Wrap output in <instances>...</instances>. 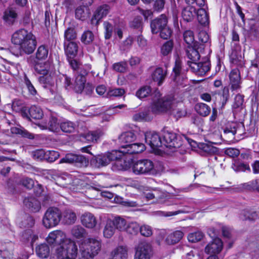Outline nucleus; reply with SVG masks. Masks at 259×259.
Listing matches in <instances>:
<instances>
[{
    "label": "nucleus",
    "instance_id": "35",
    "mask_svg": "<svg viewBox=\"0 0 259 259\" xmlns=\"http://www.w3.org/2000/svg\"><path fill=\"white\" fill-rule=\"evenodd\" d=\"M63 220L66 224H73L76 220V214L72 210H66L63 213Z\"/></svg>",
    "mask_w": 259,
    "mask_h": 259
},
{
    "label": "nucleus",
    "instance_id": "46",
    "mask_svg": "<svg viewBox=\"0 0 259 259\" xmlns=\"http://www.w3.org/2000/svg\"><path fill=\"white\" fill-rule=\"evenodd\" d=\"M151 93V89L149 86H143L139 89L136 92V95L139 99L147 97Z\"/></svg>",
    "mask_w": 259,
    "mask_h": 259
},
{
    "label": "nucleus",
    "instance_id": "40",
    "mask_svg": "<svg viewBox=\"0 0 259 259\" xmlns=\"http://www.w3.org/2000/svg\"><path fill=\"white\" fill-rule=\"evenodd\" d=\"M94 38L95 36L92 31L87 30L82 34L80 40L84 45H90L93 42Z\"/></svg>",
    "mask_w": 259,
    "mask_h": 259
},
{
    "label": "nucleus",
    "instance_id": "55",
    "mask_svg": "<svg viewBox=\"0 0 259 259\" xmlns=\"http://www.w3.org/2000/svg\"><path fill=\"white\" fill-rule=\"evenodd\" d=\"M65 41L67 42L71 41L76 38L75 31L72 28H68L64 33Z\"/></svg>",
    "mask_w": 259,
    "mask_h": 259
},
{
    "label": "nucleus",
    "instance_id": "2",
    "mask_svg": "<svg viewBox=\"0 0 259 259\" xmlns=\"http://www.w3.org/2000/svg\"><path fill=\"white\" fill-rule=\"evenodd\" d=\"M204 49L203 44H194L193 47H189L187 50V56L190 59L188 61V65L192 71L198 75L203 76L210 70L209 63L207 62H197L200 59V55Z\"/></svg>",
    "mask_w": 259,
    "mask_h": 259
},
{
    "label": "nucleus",
    "instance_id": "21",
    "mask_svg": "<svg viewBox=\"0 0 259 259\" xmlns=\"http://www.w3.org/2000/svg\"><path fill=\"white\" fill-rule=\"evenodd\" d=\"M184 232L181 230H175L168 234L165 240L166 244L172 245L178 243L183 237Z\"/></svg>",
    "mask_w": 259,
    "mask_h": 259
},
{
    "label": "nucleus",
    "instance_id": "9",
    "mask_svg": "<svg viewBox=\"0 0 259 259\" xmlns=\"http://www.w3.org/2000/svg\"><path fill=\"white\" fill-rule=\"evenodd\" d=\"M152 255V248L147 242L140 243L136 248L134 259H150Z\"/></svg>",
    "mask_w": 259,
    "mask_h": 259
},
{
    "label": "nucleus",
    "instance_id": "42",
    "mask_svg": "<svg viewBox=\"0 0 259 259\" xmlns=\"http://www.w3.org/2000/svg\"><path fill=\"white\" fill-rule=\"evenodd\" d=\"M140 230V225L136 222H132L128 223L126 230V231L128 234L133 235H137Z\"/></svg>",
    "mask_w": 259,
    "mask_h": 259
},
{
    "label": "nucleus",
    "instance_id": "7",
    "mask_svg": "<svg viewBox=\"0 0 259 259\" xmlns=\"http://www.w3.org/2000/svg\"><path fill=\"white\" fill-rule=\"evenodd\" d=\"M61 213L56 207H50L46 211L42 219V223L46 228L56 226L60 221Z\"/></svg>",
    "mask_w": 259,
    "mask_h": 259
},
{
    "label": "nucleus",
    "instance_id": "34",
    "mask_svg": "<svg viewBox=\"0 0 259 259\" xmlns=\"http://www.w3.org/2000/svg\"><path fill=\"white\" fill-rule=\"evenodd\" d=\"M115 228L112 220H108L103 230L104 236L107 238H111L115 233Z\"/></svg>",
    "mask_w": 259,
    "mask_h": 259
},
{
    "label": "nucleus",
    "instance_id": "16",
    "mask_svg": "<svg viewBox=\"0 0 259 259\" xmlns=\"http://www.w3.org/2000/svg\"><path fill=\"white\" fill-rule=\"evenodd\" d=\"M167 23V19L165 15H161L157 19L152 21L151 23V28L152 33L159 32Z\"/></svg>",
    "mask_w": 259,
    "mask_h": 259
},
{
    "label": "nucleus",
    "instance_id": "19",
    "mask_svg": "<svg viewBox=\"0 0 259 259\" xmlns=\"http://www.w3.org/2000/svg\"><path fill=\"white\" fill-rule=\"evenodd\" d=\"M65 53L67 58H74L77 55L78 51V46L76 43L73 41L67 42L64 43Z\"/></svg>",
    "mask_w": 259,
    "mask_h": 259
},
{
    "label": "nucleus",
    "instance_id": "20",
    "mask_svg": "<svg viewBox=\"0 0 259 259\" xmlns=\"http://www.w3.org/2000/svg\"><path fill=\"white\" fill-rule=\"evenodd\" d=\"M82 224L87 228H93L97 224V220L94 215L90 212H87L81 216Z\"/></svg>",
    "mask_w": 259,
    "mask_h": 259
},
{
    "label": "nucleus",
    "instance_id": "8",
    "mask_svg": "<svg viewBox=\"0 0 259 259\" xmlns=\"http://www.w3.org/2000/svg\"><path fill=\"white\" fill-rule=\"evenodd\" d=\"M182 140L180 136L176 134L165 131L162 135V147L163 146L167 148H177L182 145Z\"/></svg>",
    "mask_w": 259,
    "mask_h": 259
},
{
    "label": "nucleus",
    "instance_id": "23",
    "mask_svg": "<svg viewBox=\"0 0 259 259\" xmlns=\"http://www.w3.org/2000/svg\"><path fill=\"white\" fill-rule=\"evenodd\" d=\"M166 75V71L161 67L155 69L152 74V78L156 82L158 85H161L163 82Z\"/></svg>",
    "mask_w": 259,
    "mask_h": 259
},
{
    "label": "nucleus",
    "instance_id": "12",
    "mask_svg": "<svg viewBox=\"0 0 259 259\" xmlns=\"http://www.w3.org/2000/svg\"><path fill=\"white\" fill-rule=\"evenodd\" d=\"M110 9V7L107 5H103L97 8L91 19L92 24L97 25L100 20L108 15Z\"/></svg>",
    "mask_w": 259,
    "mask_h": 259
},
{
    "label": "nucleus",
    "instance_id": "26",
    "mask_svg": "<svg viewBox=\"0 0 259 259\" xmlns=\"http://www.w3.org/2000/svg\"><path fill=\"white\" fill-rule=\"evenodd\" d=\"M17 17L16 11L13 8H8L4 12L3 19L8 25H12Z\"/></svg>",
    "mask_w": 259,
    "mask_h": 259
},
{
    "label": "nucleus",
    "instance_id": "33",
    "mask_svg": "<svg viewBox=\"0 0 259 259\" xmlns=\"http://www.w3.org/2000/svg\"><path fill=\"white\" fill-rule=\"evenodd\" d=\"M50 252V248L46 244H41L36 247V254L40 258L48 257Z\"/></svg>",
    "mask_w": 259,
    "mask_h": 259
},
{
    "label": "nucleus",
    "instance_id": "17",
    "mask_svg": "<svg viewBox=\"0 0 259 259\" xmlns=\"http://www.w3.org/2000/svg\"><path fill=\"white\" fill-rule=\"evenodd\" d=\"M107 153L110 162L116 160V162L115 163V165H118V164H120V166L117 168V169L119 170H124V169H120L121 166L125 165L124 162L126 161L125 160L122 161L121 160H120L121 159L122 156L125 154L124 149L121 148V149L119 150H113L111 152H108Z\"/></svg>",
    "mask_w": 259,
    "mask_h": 259
},
{
    "label": "nucleus",
    "instance_id": "56",
    "mask_svg": "<svg viewBox=\"0 0 259 259\" xmlns=\"http://www.w3.org/2000/svg\"><path fill=\"white\" fill-rule=\"evenodd\" d=\"M125 93V90L121 88H116L111 89L107 92V96L111 97H121Z\"/></svg>",
    "mask_w": 259,
    "mask_h": 259
},
{
    "label": "nucleus",
    "instance_id": "28",
    "mask_svg": "<svg viewBox=\"0 0 259 259\" xmlns=\"http://www.w3.org/2000/svg\"><path fill=\"white\" fill-rule=\"evenodd\" d=\"M85 82V76L82 74H78L76 76L73 83L75 91L78 93H81L84 88Z\"/></svg>",
    "mask_w": 259,
    "mask_h": 259
},
{
    "label": "nucleus",
    "instance_id": "38",
    "mask_svg": "<svg viewBox=\"0 0 259 259\" xmlns=\"http://www.w3.org/2000/svg\"><path fill=\"white\" fill-rule=\"evenodd\" d=\"M210 108L206 104L199 103L196 105L195 110L200 115L205 117L210 112Z\"/></svg>",
    "mask_w": 259,
    "mask_h": 259
},
{
    "label": "nucleus",
    "instance_id": "64",
    "mask_svg": "<svg viewBox=\"0 0 259 259\" xmlns=\"http://www.w3.org/2000/svg\"><path fill=\"white\" fill-rule=\"evenodd\" d=\"M76 160V154L69 153L60 160V163H74Z\"/></svg>",
    "mask_w": 259,
    "mask_h": 259
},
{
    "label": "nucleus",
    "instance_id": "48",
    "mask_svg": "<svg viewBox=\"0 0 259 259\" xmlns=\"http://www.w3.org/2000/svg\"><path fill=\"white\" fill-rule=\"evenodd\" d=\"M133 119L136 121H147L150 119L149 112L147 111H142L134 115Z\"/></svg>",
    "mask_w": 259,
    "mask_h": 259
},
{
    "label": "nucleus",
    "instance_id": "36",
    "mask_svg": "<svg viewBox=\"0 0 259 259\" xmlns=\"http://www.w3.org/2000/svg\"><path fill=\"white\" fill-rule=\"evenodd\" d=\"M112 221L115 229L120 231H125L128 223L124 219L117 217H115Z\"/></svg>",
    "mask_w": 259,
    "mask_h": 259
},
{
    "label": "nucleus",
    "instance_id": "30",
    "mask_svg": "<svg viewBox=\"0 0 259 259\" xmlns=\"http://www.w3.org/2000/svg\"><path fill=\"white\" fill-rule=\"evenodd\" d=\"M103 26L105 30V37L109 39L112 35L113 30L117 26L112 19L104 22Z\"/></svg>",
    "mask_w": 259,
    "mask_h": 259
},
{
    "label": "nucleus",
    "instance_id": "63",
    "mask_svg": "<svg viewBox=\"0 0 259 259\" xmlns=\"http://www.w3.org/2000/svg\"><path fill=\"white\" fill-rule=\"evenodd\" d=\"M184 39L188 45H192L194 40L193 33L191 30H187L184 33Z\"/></svg>",
    "mask_w": 259,
    "mask_h": 259
},
{
    "label": "nucleus",
    "instance_id": "49",
    "mask_svg": "<svg viewBox=\"0 0 259 259\" xmlns=\"http://www.w3.org/2000/svg\"><path fill=\"white\" fill-rule=\"evenodd\" d=\"M257 215L255 212H250L248 210H243L240 215V218L242 220H254L257 218Z\"/></svg>",
    "mask_w": 259,
    "mask_h": 259
},
{
    "label": "nucleus",
    "instance_id": "53",
    "mask_svg": "<svg viewBox=\"0 0 259 259\" xmlns=\"http://www.w3.org/2000/svg\"><path fill=\"white\" fill-rule=\"evenodd\" d=\"M203 237V234L201 231L190 233L188 236V239L189 242H196L200 241Z\"/></svg>",
    "mask_w": 259,
    "mask_h": 259
},
{
    "label": "nucleus",
    "instance_id": "60",
    "mask_svg": "<svg viewBox=\"0 0 259 259\" xmlns=\"http://www.w3.org/2000/svg\"><path fill=\"white\" fill-rule=\"evenodd\" d=\"M78 166H87L89 163V161L84 156L81 155H76V160L74 163Z\"/></svg>",
    "mask_w": 259,
    "mask_h": 259
},
{
    "label": "nucleus",
    "instance_id": "6",
    "mask_svg": "<svg viewBox=\"0 0 259 259\" xmlns=\"http://www.w3.org/2000/svg\"><path fill=\"white\" fill-rule=\"evenodd\" d=\"M51 64L49 62H37L34 65V70L38 74L41 75L38 78V80L44 88H48L53 83L52 78L48 75L50 69Z\"/></svg>",
    "mask_w": 259,
    "mask_h": 259
},
{
    "label": "nucleus",
    "instance_id": "62",
    "mask_svg": "<svg viewBox=\"0 0 259 259\" xmlns=\"http://www.w3.org/2000/svg\"><path fill=\"white\" fill-rule=\"evenodd\" d=\"M160 37L163 39H168L171 35V29L166 24L160 31Z\"/></svg>",
    "mask_w": 259,
    "mask_h": 259
},
{
    "label": "nucleus",
    "instance_id": "39",
    "mask_svg": "<svg viewBox=\"0 0 259 259\" xmlns=\"http://www.w3.org/2000/svg\"><path fill=\"white\" fill-rule=\"evenodd\" d=\"M29 112L30 116L35 119H40L44 115L41 109L36 106H32L29 109Z\"/></svg>",
    "mask_w": 259,
    "mask_h": 259
},
{
    "label": "nucleus",
    "instance_id": "13",
    "mask_svg": "<svg viewBox=\"0 0 259 259\" xmlns=\"http://www.w3.org/2000/svg\"><path fill=\"white\" fill-rule=\"evenodd\" d=\"M67 238L66 235L62 231L56 230L49 233L47 238V241L49 244L56 243L57 245L55 248L58 246L62 244Z\"/></svg>",
    "mask_w": 259,
    "mask_h": 259
},
{
    "label": "nucleus",
    "instance_id": "5",
    "mask_svg": "<svg viewBox=\"0 0 259 259\" xmlns=\"http://www.w3.org/2000/svg\"><path fill=\"white\" fill-rule=\"evenodd\" d=\"M153 102L151 104V110L153 113H158L170 109L174 100L171 97H166L160 98V92L156 90L152 94Z\"/></svg>",
    "mask_w": 259,
    "mask_h": 259
},
{
    "label": "nucleus",
    "instance_id": "37",
    "mask_svg": "<svg viewBox=\"0 0 259 259\" xmlns=\"http://www.w3.org/2000/svg\"><path fill=\"white\" fill-rule=\"evenodd\" d=\"M75 17L81 21L86 20L89 16V10L85 7L80 6L75 10Z\"/></svg>",
    "mask_w": 259,
    "mask_h": 259
},
{
    "label": "nucleus",
    "instance_id": "25",
    "mask_svg": "<svg viewBox=\"0 0 259 259\" xmlns=\"http://www.w3.org/2000/svg\"><path fill=\"white\" fill-rule=\"evenodd\" d=\"M230 61L232 64L238 67L242 68L244 66V60L243 57L242 56L241 52L233 51L230 56Z\"/></svg>",
    "mask_w": 259,
    "mask_h": 259
},
{
    "label": "nucleus",
    "instance_id": "18",
    "mask_svg": "<svg viewBox=\"0 0 259 259\" xmlns=\"http://www.w3.org/2000/svg\"><path fill=\"white\" fill-rule=\"evenodd\" d=\"M122 149H124L125 154H133L141 153L145 149V146L143 143L123 145Z\"/></svg>",
    "mask_w": 259,
    "mask_h": 259
},
{
    "label": "nucleus",
    "instance_id": "52",
    "mask_svg": "<svg viewBox=\"0 0 259 259\" xmlns=\"http://www.w3.org/2000/svg\"><path fill=\"white\" fill-rule=\"evenodd\" d=\"M85 233V230L80 226H75L71 230L72 235L77 238L83 237Z\"/></svg>",
    "mask_w": 259,
    "mask_h": 259
},
{
    "label": "nucleus",
    "instance_id": "1",
    "mask_svg": "<svg viewBox=\"0 0 259 259\" xmlns=\"http://www.w3.org/2000/svg\"><path fill=\"white\" fill-rule=\"evenodd\" d=\"M80 256L78 259H94L100 252L102 242L96 238L84 239L78 244ZM78 253L76 243L67 238L63 243L58 245L53 253L56 257L75 259Z\"/></svg>",
    "mask_w": 259,
    "mask_h": 259
},
{
    "label": "nucleus",
    "instance_id": "24",
    "mask_svg": "<svg viewBox=\"0 0 259 259\" xmlns=\"http://www.w3.org/2000/svg\"><path fill=\"white\" fill-rule=\"evenodd\" d=\"M136 139L135 134L131 131L126 132L122 133L118 138L121 148L123 145L131 144V143Z\"/></svg>",
    "mask_w": 259,
    "mask_h": 259
},
{
    "label": "nucleus",
    "instance_id": "3",
    "mask_svg": "<svg viewBox=\"0 0 259 259\" xmlns=\"http://www.w3.org/2000/svg\"><path fill=\"white\" fill-rule=\"evenodd\" d=\"M12 42L19 46L20 54H31L36 46L35 37L25 29H20L14 32L12 37Z\"/></svg>",
    "mask_w": 259,
    "mask_h": 259
},
{
    "label": "nucleus",
    "instance_id": "44",
    "mask_svg": "<svg viewBox=\"0 0 259 259\" xmlns=\"http://www.w3.org/2000/svg\"><path fill=\"white\" fill-rule=\"evenodd\" d=\"M60 128L65 133H72L75 130V124L71 121H67L60 123Z\"/></svg>",
    "mask_w": 259,
    "mask_h": 259
},
{
    "label": "nucleus",
    "instance_id": "54",
    "mask_svg": "<svg viewBox=\"0 0 259 259\" xmlns=\"http://www.w3.org/2000/svg\"><path fill=\"white\" fill-rule=\"evenodd\" d=\"M139 231L141 235L144 237H150L153 233L152 227L146 224L140 226Z\"/></svg>",
    "mask_w": 259,
    "mask_h": 259
},
{
    "label": "nucleus",
    "instance_id": "51",
    "mask_svg": "<svg viewBox=\"0 0 259 259\" xmlns=\"http://www.w3.org/2000/svg\"><path fill=\"white\" fill-rule=\"evenodd\" d=\"M48 56V50L45 46H40L37 49L36 57L39 60L45 59Z\"/></svg>",
    "mask_w": 259,
    "mask_h": 259
},
{
    "label": "nucleus",
    "instance_id": "27",
    "mask_svg": "<svg viewBox=\"0 0 259 259\" xmlns=\"http://www.w3.org/2000/svg\"><path fill=\"white\" fill-rule=\"evenodd\" d=\"M24 203L27 208L34 212H38L41 208L40 202L34 198L25 199Z\"/></svg>",
    "mask_w": 259,
    "mask_h": 259
},
{
    "label": "nucleus",
    "instance_id": "31",
    "mask_svg": "<svg viewBox=\"0 0 259 259\" xmlns=\"http://www.w3.org/2000/svg\"><path fill=\"white\" fill-rule=\"evenodd\" d=\"M104 133L101 130L89 132L84 135L87 141L91 142H97L103 135Z\"/></svg>",
    "mask_w": 259,
    "mask_h": 259
},
{
    "label": "nucleus",
    "instance_id": "29",
    "mask_svg": "<svg viewBox=\"0 0 259 259\" xmlns=\"http://www.w3.org/2000/svg\"><path fill=\"white\" fill-rule=\"evenodd\" d=\"M195 14V8L193 7L188 6L183 10L182 17L184 21L190 22L194 19Z\"/></svg>",
    "mask_w": 259,
    "mask_h": 259
},
{
    "label": "nucleus",
    "instance_id": "4",
    "mask_svg": "<svg viewBox=\"0 0 259 259\" xmlns=\"http://www.w3.org/2000/svg\"><path fill=\"white\" fill-rule=\"evenodd\" d=\"M120 169L130 170L136 175H150L155 172L153 162L147 159L124 162Z\"/></svg>",
    "mask_w": 259,
    "mask_h": 259
},
{
    "label": "nucleus",
    "instance_id": "50",
    "mask_svg": "<svg viewBox=\"0 0 259 259\" xmlns=\"http://www.w3.org/2000/svg\"><path fill=\"white\" fill-rule=\"evenodd\" d=\"M113 69L117 72L124 73L127 70V64L125 61H121L114 63L112 65Z\"/></svg>",
    "mask_w": 259,
    "mask_h": 259
},
{
    "label": "nucleus",
    "instance_id": "59",
    "mask_svg": "<svg viewBox=\"0 0 259 259\" xmlns=\"http://www.w3.org/2000/svg\"><path fill=\"white\" fill-rule=\"evenodd\" d=\"M49 176H48L49 179H52L55 181H59L60 179H66L65 177H66L67 178L69 179L70 177L67 174H63V176H60L58 175V173L55 170H50L49 172Z\"/></svg>",
    "mask_w": 259,
    "mask_h": 259
},
{
    "label": "nucleus",
    "instance_id": "11",
    "mask_svg": "<svg viewBox=\"0 0 259 259\" xmlns=\"http://www.w3.org/2000/svg\"><path fill=\"white\" fill-rule=\"evenodd\" d=\"M182 64L180 60L177 58L175 61V66L173 68L172 76L174 80L178 85L184 86L186 78L184 74L181 73Z\"/></svg>",
    "mask_w": 259,
    "mask_h": 259
},
{
    "label": "nucleus",
    "instance_id": "61",
    "mask_svg": "<svg viewBox=\"0 0 259 259\" xmlns=\"http://www.w3.org/2000/svg\"><path fill=\"white\" fill-rule=\"evenodd\" d=\"M183 259H200L199 251L194 249L187 252L185 256L183 257Z\"/></svg>",
    "mask_w": 259,
    "mask_h": 259
},
{
    "label": "nucleus",
    "instance_id": "10",
    "mask_svg": "<svg viewBox=\"0 0 259 259\" xmlns=\"http://www.w3.org/2000/svg\"><path fill=\"white\" fill-rule=\"evenodd\" d=\"M145 142L153 150L162 147V140L159 135L152 131L145 134Z\"/></svg>",
    "mask_w": 259,
    "mask_h": 259
},
{
    "label": "nucleus",
    "instance_id": "47",
    "mask_svg": "<svg viewBox=\"0 0 259 259\" xmlns=\"http://www.w3.org/2000/svg\"><path fill=\"white\" fill-rule=\"evenodd\" d=\"M173 42L171 40L166 41L161 47V53L163 56L168 55L173 49Z\"/></svg>",
    "mask_w": 259,
    "mask_h": 259
},
{
    "label": "nucleus",
    "instance_id": "15",
    "mask_svg": "<svg viewBox=\"0 0 259 259\" xmlns=\"http://www.w3.org/2000/svg\"><path fill=\"white\" fill-rule=\"evenodd\" d=\"M223 247V244L221 239L215 238L205 247V251L208 254H218L222 251Z\"/></svg>",
    "mask_w": 259,
    "mask_h": 259
},
{
    "label": "nucleus",
    "instance_id": "58",
    "mask_svg": "<svg viewBox=\"0 0 259 259\" xmlns=\"http://www.w3.org/2000/svg\"><path fill=\"white\" fill-rule=\"evenodd\" d=\"M11 131L12 133L21 134L23 137L28 138L30 139L34 138L33 135L26 130H22L17 127H13L11 128Z\"/></svg>",
    "mask_w": 259,
    "mask_h": 259
},
{
    "label": "nucleus",
    "instance_id": "22",
    "mask_svg": "<svg viewBox=\"0 0 259 259\" xmlns=\"http://www.w3.org/2000/svg\"><path fill=\"white\" fill-rule=\"evenodd\" d=\"M127 249L125 246H118L111 252V258L109 259H127Z\"/></svg>",
    "mask_w": 259,
    "mask_h": 259
},
{
    "label": "nucleus",
    "instance_id": "14",
    "mask_svg": "<svg viewBox=\"0 0 259 259\" xmlns=\"http://www.w3.org/2000/svg\"><path fill=\"white\" fill-rule=\"evenodd\" d=\"M230 84L232 91H237L240 89V73L238 68L232 70L229 75Z\"/></svg>",
    "mask_w": 259,
    "mask_h": 259
},
{
    "label": "nucleus",
    "instance_id": "43",
    "mask_svg": "<svg viewBox=\"0 0 259 259\" xmlns=\"http://www.w3.org/2000/svg\"><path fill=\"white\" fill-rule=\"evenodd\" d=\"M199 148L207 154H212L218 152V149L208 143H202L199 145Z\"/></svg>",
    "mask_w": 259,
    "mask_h": 259
},
{
    "label": "nucleus",
    "instance_id": "57",
    "mask_svg": "<svg viewBox=\"0 0 259 259\" xmlns=\"http://www.w3.org/2000/svg\"><path fill=\"white\" fill-rule=\"evenodd\" d=\"M60 155L58 152L49 150L46 152V159L50 162H53L57 159Z\"/></svg>",
    "mask_w": 259,
    "mask_h": 259
},
{
    "label": "nucleus",
    "instance_id": "41",
    "mask_svg": "<svg viewBox=\"0 0 259 259\" xmlns=\"http://www.w3.org/2000/svg\"><path fill=\"white\" fill-rule=\"evenodd\" d=\"M95 160L98 167L106 166L110 162L107 152L96 156Z\"/></svg>",
    "mask_w": 259,
    "mask_h": 259
},
{
    "label": "nucleus",
    "instance_id": "32",
    "mask_svg": "<svg viewBox=\"0 0 259 259\" xmlns=\"http://www.w3.org/2000/svg\"><path fill=\"white\" fill-rule=\"evenodd\" d=\"M198 22L202 25L206 26L209 24V17L207 12L204 9L201 8L197 12Z\"/></svg>",
    "mask_w": 259,
    "mask_h": 259
},
{
    "label": "nucleus",
    "instance_id": "45",
    "mask_svg": "<svg viewBox=\"0 0 259 259\" xmlns=\"http://www.w3.org/2000/svg\"><path fill=\"white\" fill-rule=\"evenodd\" d=\"M48 128L50 131L54 133H58L60 132V123L58 122V119L55 117H52L48 124Z\"/></svg>",
    "mask_w": 259,
    "mask_h": 259
}]
</instances>
